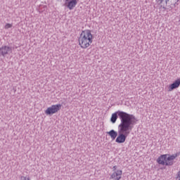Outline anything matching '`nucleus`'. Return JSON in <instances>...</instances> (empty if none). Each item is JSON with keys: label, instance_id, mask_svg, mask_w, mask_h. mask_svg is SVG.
Segmentation results:
<instances>
[{"label": "nucleus", "instance_id": "obj_2", "mask_svg": "<svg viewBox=\"0 0 180 180\" xmlns=\"http://www.w3.org/2000/svg\"><path fill=\"white\" fill-rule=\"evenodd\" d=\"M133 126H134V124H128L118 127V136H117L115 139L116 143H118L119 144L124 143L126 139H127V136H129L130 131L133 130Z\"/></svg>", "mask_w": 180, "mask_h": 180}, {"label": "nucleus", "instance_id": "obj_15", "mask_svg": "<svg viewBox=\"0 0 180 180\" xmlns=\"http://www.w3.org/2000/svg\"><path fill=\"white\" fill-rule=\"evenodd\" d=\"M117 169V166H114L112 167L113 171H116Z\"/></svg>", "mask_w": 180, "mask_h": 180}, {"label": "nucleus", "instance_id": "obj_4", "mask_svg": "<svg viewBox=\"0 0 180 180\" xmlns=\"http://www.w3.org/2000/svg\"><path fill=\"white\" fill-rule=\"evenodd\" d=\"M61 104L52 105L46 110L45 113L49 115H54V113H57L61 109Z\"/></svg>", "mask_w": 180, "mask_h": 180}, {"label": "nucleus", "instance_id": "obj_12", "mask_svg": "<svg viewBox=\"0 0 180 180\" xmlns=\"http://www.w3.org/2000/svg\"><path fill=\"white\" fill-rule=\"evenodd\" d=\"M11 27H12V24H10V23L6 24L5 29H11Z\"/></svg>", "mask_w": 180, "mask_h": 180}, {"label": "nucleus", "instance_id": "obj_18", "mask_svg": "<svg viewBox=\"0 0 180 180\" xmlns=\"http://www.w3.org/2000/svg\"><path fill=\"white\" fill-rule=\"evenodd\" d=\"M68 1H70V0H66L67 2H68Z\"/></svg>", "mask_w": 180, "mask_h": 180}, {"label": "nucleus", "instance_id": "obj_10", "mask_svg": "<svg viewBox=\"0 0 180 180\" xmlns=\"http://www.w3.org/2000/svg\"><path fill=\"white\" fill-rule=\"evenodd\" d=\"M107 134L111 137L112 140H116L117 137V131H115V129H111L110 131H107Z\"/></svg>", "mask_w": 180, "mask_h": 180}, {"label": "nucleus", "instance_id": "obj_16", "mask_svg": "<svg viewBox=\"0 0 180 180\" xmlns=\"http://www.w3.org/2000/svg\"><path fill=\"white\" fill-rule=\"evenodd\" d=\"M179 2V0H177L176 2L174 4V6L175 5H178V3Z\"/></svg>", "mask_w": 180, "mask_h": 180}, {"label": "nucleus", "instance_id": "obj_14", "mask_svg": "<svg viewBox=\"0 0 180 180\" xmlns=\"http://www.w3.org/2000/svg\"><path fill=\"white\" fill-rule=\"evenodd\" d=\"M177 179L180 180V170L178 172Z\"/></svg>", "mask_w": 180, "mask_h": 180}, {"label": "nucleus", "instance_id": "obj_5", "mask_svg": "<svg viewBox=\"0 0 180 180\" xmlns=\"http://www.w3.org/2000/svg\"><path fill=\"white\" fill-rule=\"evenodd\" d=\"M12 53V48L8 46H3L0 47V55L3 57L8 56V54H11Z\"/></svg>", "mask_w": 180, "mask_h": 180}, {"label": "nucleus", "instance_id": "obj_11", "mask_svg": "<svg viewBox=\"0 0 180 180\" xmlns=\"http://www.w3.org/2000/svg\"><path fill=\"white\" fill-rule=\"evenodd\" d=\"M77 0H71L68 3V8L70 9V11H72V9H74L75 6H77Z\"/></svg>", "mask_w": 180, "mask_h": 180}, {"label": "nucleus", "instance_id": "obj_7", "mask_svg": "<svg viewBox=\"0 0 180 180\" xmlns=\"http://www.w3.org/2000/svg\"><path fill=\"white\" fill-rule=\"evenodd\" d=\"M122 170H117L110 176V179L120 180L122 179Z\"/></svg>", "mask_w": 180, "mask_h": 180}, {"label": "nucleus", "instance_id": "obj_6", "mask_svg": "<svg viewBox=\"0 0 180 180\" xmlns=\"http://www.w3.org/2000/svg\"><path fill=\"white\" fill-rule=\"evenodd\" d=\"M176 157H178V153L167 156L165 165H167V167H171L174 165V160H175Z\"/></svg>", "mask_w": 180, "mask_h": 180}, {"label": "nucleus", "instance_id": "obj_13", "mask_svg": "<svg viewBox=\"0 0 180 180\" xmlns=\"http://www.w3.org/2000/svg\"><path fill=\"white\" fill-rule=\"evenodd\" d=\"M160 1V4H162V3H165V4L167 5L168 4V2L169 1V0H158Z\"/></svg>", "mask_w": 180, "mask_h": 180}, {"label": "nucleus", "instance_id": "obj_9", "mask_svg": "<svg viewBox=\"0 0 180 180\" xmlns=\"http://www.w3.org/2000/svg\"><path fill=\"white\" fill-rule=\"evenodd\" d=\"M167 157H168V155H162L157 159V162L160 165H165V162H167Z\"/></svg>", "mask_w": 180, "mask_h": 180}, {"label": "nucleus", "instance_id": "obj_3", "mask_svg": "<svg viewBox=\"0 0 180 180\" xmlns=\"http://www.w3.org/2000/svg\"><path fill=\"white\" fill-rule=\"evenodd\" d=\"M91 30H86L82 32L79 37V44L82 49H88L92 44L93 39Z\"/></svg>", "mask_w": 180, "mask_h": 180}, {"label": "nucleus", "instance_id": "obj_8", "mask_svg": "<svg viewBox=\"0 0 180 180\" xmlns=\"http://www.w3.org/2000/svg\"><path fill=\"white\" fill-rule=\"evenodd\" d=\"M180 85V79H177L174 82H173L172 84L169 86V92H171V91H174V89H176V88H179Z\"/></svg>", "mask_w": 180, "mask_h": 180}, {"label": "nucleus", "instance_id": "obj_17", "mask_svg": "<svg viewBox=\"0 0 180 180\" xmlns=\"http://www.w3.org/2000/svg\"><path fill=\"white\" fill-rule=\"evenodd\" d=\"M24 180H30L29 178H26V177H25L24 178Z\"/></svg>", "mask_w": 180, "mask_h": 180}, {"label": "nucleus", "instance_id": "obj_1", "mask_svg": "<svg viewBox=\"0 0 180 180\" xmlns=\"http://www.w3.org/2000/svg\"><path fill=\"white\" fill-rule=\"evenodd\" d=\"M117 117L120 120L121 123L118 125V127H122L127 124H135L134 120H136V117L131 114H129L124 111L118 110L112 114L110 122L116 123Z\"/></svg>", "mask_w": 180, "mask_h": 180}]
</instances>
